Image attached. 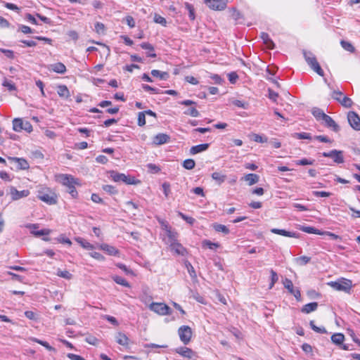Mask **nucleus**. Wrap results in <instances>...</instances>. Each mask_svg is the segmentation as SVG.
I'll return each instance as SVG.
<instances>
[{
	"mask_svg": "<svg viewBox=\"0 0 360 360\" xmlns=\"http://www.w3.org/2000/svg\"><path fill=\"white\" fill-rule=\"evenodd\" d=\"M56 181L68 188V192L74 198H77L78 193L75 188V185H80L78 179L75 178L70 174H60L56 176Z\"/></svg>",
	"mask_w": 360,
	"mask_h": 360,
	"instance_id": "1",
	"label": "nucleus"
},
{
	"mask_svg": "<svg viewBox=\"0 0 360 360\" xmlns=\"http://www.w3.org/2000/svg\"><path fill=\"white\" fill-rule=\"evenodd\" d=\"M302 53L306 63L311 68V69L316 72L319 75L323 76L324 72L321 68L314 54L311 51L306 50H303Z\"/></svg>",
	"mask_w": 360,
	"mask_h": 360,
	"instance_id": "2",
	"label": "nucleus"
},
{
	"mask_svg": "<svg viewBox=\"0 0 360 360\" xmlns=\"http://www.w3.org/2000/svg\"><path fill=\"white\" fill-rule=\"evenodd\" d=\"M37 196L41 201L49 205H55L57 202V195L49 188H41L37 191Z\"/></svg>",
	"mask_w": 360,
	"mask_h": 360,
	"instance_id": "3",
	"label": "nucleus"
},
{
	"mask_svg": "<svg viewBox=\"0 0 360 360\" xmlns=\"http://www.w3.org/2000/svg\"><path fill=\"white\" fill-rule=\"evenodd\" d=\"M328 284L335 290L345 292H349L352 287V281L347 278H342L338 281H330Z\"/></svg>",
	"mask_w": 360,
	"mask_h": 360,
	"instance_id": "4",
	"label": "nucleus"
},
{
	"mask_svg": "<svg viewBox=\"0 0 360 360\" xmlns=\"http://www.w3.org/2000/svg\"><path fill=\"white\" fill-rule=\"evenodd\" d=\"M149 309L159 315H170L172 314V309L165 303L152 302L149 305Z\"/></svg>",
	"mask_w": 360,
	"mask_h": 360,
	"instance_id": "5",
	"label": "nucleus"
},
{
	"mask_svg": "<svg viewBox=\"0 0 360 360\" xmlns=\"http://www.w3.org/2000/svg\"><path fill=\"white\" fill-rule=\"evenodd\" d=\"M111 176L114 181H122L128 185H136L140 182V181L136 179L134 176L125 175L124 174H120L114 172H112Z\"/></svg>",
	"mask_w": 360,
	"mask_h": 360,
	"instance_id": "6",
	"label": "nucleus"
},
{
	"mask_svg": "<svg viewBox=\"0 0 360 360\" xmlns=\"http://www.w3.org/2000/svg\"><path fill=\"white\" fill-rule=\"evenodd\" d=\"M13 129L15 131L19 132L22 130L30 133L32 131V125L28 121H23L20 118H15L13 120Z\"/></svg>",
	"mask_w": 360,
	"mask_h": 360,
	"instance_id": "7",
	"label": "nucleus"
},
{
	"mask_svg": "<svg viewBox=\"0 0 360 360\" xmlns=\"http://www.w3.org/2000/svg\"><path fill=\"white\" fill-rule=\"evenodd\" d=\"M322 156L326 158H330L333 160V162L337 164H341L344 162V156L342 150H338L336 149L332 150L329 152H323Z\"/></svg>",
	"mask_w": 360,
	"mask_h": 360,
	"instance_id": "8",
	"label": "nucleus"
},
{
	"mask_svg": "<svg viewBox=\"0 0 360 360\" xmlns=\"http://www.w3.org/2000/svg\"><path fill=\"white\" fill-rule=\"evenodd\" d=\"M179 338L184 344L187 345L191 339L192 330L188 326H182L178 330Z\"/></svg>",
	"mask_w": 360,
	"mask_h": 360,
	"instance_id": "9",
	"label": "nucleus"
},
{
	"mask_svg": "<svg viewBox=\"0 0 360 360\" xmlns=\"http://www.w3.org/2000/svg\"><path fill=\"white\" fill-rule=\"evenodd\" d=\"M174 352L188 359H193L198 357L196 352L186 347H180L175 349Z\"/></svg>",
	"mask_w": 360,
	"mask_h": 360,
	"instance_id": "10",
	"label": "nucleus"
},
{
	"mask_svg": "<svg viewBox=\"0 0 360 360\" xmlns=\"http://www.w3.org/2000/svg\"><path fill=\"white\" fill-rule=\"evenodd\" d=\"M347 120L351 127L356 131H360V117L354 111H350L347 114Z\"/></svg>",
	"mask_w": 360,
	"mask_h": 360,
	"instance_id": "11",
	"label": "nucleus"
},
{
	"mask_svg": "<svg viewBox=\"0 0 360 360\" xmlns=\"http://www.w3.org/2000/svg\"><path fill=\"white\" fill-rule=\"evenodd\" d=\"M206 5L212 10L221 11L226 6V0H205Z\"/></svg>",
	"mask_w": 360,
	"mask_h": 360,
	"instance_id": "12",
	"label": "nucleus"
},
{
	"mask_svg": "<svg viewBox=\"0 0 360 360\" xmlns=\"http://www.w3.org/2000/svg\"><path fill=\"white\" fill-rule=\"evenodd\" d=\"M10 195L11 200L13 201L18 200L22 198H26L30 195L29 190L18 191L14 186L10 188Z\"/></svg>",
	"mask_w": 360,
	"mask_h": 360,
	"instance_id": "13",
	"label": "nucleus"
},
{
	"mask_svg": "<svg viewBox=\"0 0 360 360\" xmlns=\"http://www.w3.org/2000/svg\"><path fill=\"white\" fill-rule=\"evenodd\" d=\"M284 287L288 290V292L293 295L295 297L299 300L301 297L300 291L298 289L295 290L292 281L289 278H285L283 281Z\"/></svg>",
	"mask_w": 360,
	"mask_h": 360,
	"instance_id": "14",
	"label": "nucleus"
},
{
	"mask_svg": "<svg viewBox=\"0 0 360 360\" xmlns=\"http://www.w3.org/2000/svg\"><path fill=\"white\" fill-rule=\"evenodd\" d=\"M170 140V136L166 134L160 133L155 135L153 139V143L157 146L162 145L168 143Z\"/></svg>",
	"mask_w": 360,
	"mask_h": 360,
	"instance_id": "15",
	"label": "nucleus"
},
{
	"mask_svg": "<svg viewBox=\"0 0 360 360\" xmlns=\"http://www.w3.org/2000/svg\"><path fill=\"white\" fill-rule=\"evenodd\" d=\"M322 121L324 122L326 127L331 129L333 131L338 132L340 131V126L329 115H326Z\"/></svg>",
	"mask_w": 360,
	"mask_h": 360,
	"instance_id": "16",
	"label": "nucleus"
},
{
	"mask_svg": "<svg viewBox=\"0 0 360 360\" xmlns=\"http://www.w3.org/2000/svg\"><path fill=\"white\" fill-rule=\"evenodd\" d=\"M9 160L16 164L17 169H27L30 165L27 161L24 158H9Z\"/></svg>",
	"mask_w": 360,
	"mask_h": 360,
	"instance_id": "17",
	"label": "nucleus"
},
{
	"mask_svg": "<svg viewBox=\"0 0 360 360\" xmlns=\"http://www.w3.org/2000/svg\"><path fill=\"white\" fill-rule=\"evenodd\" d=\"M27 228L30 229H33L31 231V233L36 236H47L50 233L51 231L49 229H41L39 231H35L37 228H38V225L36 224H30L26 226Z\"/></svg>",
	"mask_w": 360,
	"mask_h": 360,
	"instance_id": "18",
	"label": "nucleus"
},
{
	"mask_svg": "<svg viewBox=\"0 0 360 360\" xmlns=\"http://www.w3.org/2000/svg\"><path fill=\"white\" fill-rule=\"evenodd\" d=\"M271 233L278 234L281 236H286V237H290V238H299L300 234L296 232H291L288 231L284 229H272L271 230Z\"/></svg>",
	"mask_w": 360,
	"mask_h": 360,
	"instance_id": "19",
	"label": "nucleus"
},
{
	"mask_svg": "<svg viewBox=\"0 0 360 360\" xmlns=\"http://www.w3.org/2000/svg\"><path fill=\"white\" fill-rule=\"evenodd\" d=\"M209 143H202L196 146H193L190 148V154L195 155L207 150L209 148Z\"/></svg>",
	"mask_w": 360,
	"mask_h": 360,
	"instance_id": "20",
	"label": "nucleus"
},
{
	"mask_svg": "<svg viewBox=\"0 0 360 360\" xmlns=\"http://www.w3.org/2000/svg\"><path fill=\"white\" fill-rule=\"evenodd\" d=\"M318 306L319 304L316 302L306 304L302 307L301 312L308 314L312 311H315L317 309Z\"/></svg>",
	"mask_w": 360,
	"mask_h": 360,
	"instance_id": "21",
	"label": "nucleus"
},
{
	"mask_svg": "<svg viewBox=\"0 0 360 360\" xmlns=\"http://www.w3.org/2000/svg\"><path fill=\"white\" fill-rule=\"evenodd\" d=\"M58 96L63 98H68L70 96V91L65 85H58L57 87Z\"/></svg>",
	"mask_w": 360,
	"mask_h": 360,
	"instance_id": "22",
	"label": "nucleus"
},
{
	"mask_svg": "<svg viewBox=\"0 0 360 360\" xmlns=\"http://www.w3.org/2000/svg\"><path fill=\"white\" fill-rule=\"evenodd\" d=\"M100 248L107 252L109 255L115 256L118 255L119 251L113 246L103 243L100 245Z\"/></svg>",
	"mask_w": 360,
	"mask_h": 360,
	"instance_id": "23",
	"label": "nucleus"
},
{
	"mask_svg": "<svg viewBox=\"0 0 360 360\" xmlns=\"http://www.w3.org/2000/svg\"><path fill=\"white\" fill-rule=\"evenodd\" d=\"M50 70L56 73L64 74L66 72V67L62 63H56L51 65Z\"/></svg>",
	"mask_w": 360,
	"mask_h": 360,
	"instance_id": "24",
	"label": "nucleus"
},
{
	"mask_svg": "<svg viewBox=\"0 0 360 360\" xmlns=\"http://www.w3.org/2000/svg\"><path fill=\"white\" fill-rule=\"evenodd\" d=\"M261 39L263 40V42L266 45V46L269 49H274V43L269 37V35L266 32H262L260 34Z\"/></svg>",
	"mask_w": 360,
	"mask_h": 360,
	"instance_id": "25",
	"label": "nucleus"
},
{
	"mask_svg": "<svg viewBox=\"0 0 360 360\" xmlns=\"http://www.w3.org/2000/svg\"><path fill=\"white\" fill-rule=\"evenodd\" d=\"M116 342L120 345L127 346L129 338L124 333L120 332L116 335Z\"/></svg>",
	"mask_w": 360,
	"mask_h": 360,
	"instance_id": "26",
	"label": "nucleus"
},
{
	"mask_svg": "<svg viewBox=\"0 0 360 360\" xmlns=\"http://www.w3.org/2000/svg\"><path fill=\"white\" fill-rule=\"evenodd\" d=\"M212 178L218 185H221L226 181V176L221 172H216L212 174Z\"/></svg>",
	"mask_w": 360,
	"mask_h": 360,
	"instance_id": "27",
	"label": "nucleus"
},
{
	"mask_svg": "<svg viewBox=\"0 0 360 360\" xmlns=\"http://www.w3.org/2000/svg\"><path fill=\"white\" fill-rule=\"evenodd\" d=\"M311 113L318 121L323 120L326 116V114L319 108H312Z\"/></svg>",
	"mask_w": 360,
	"mask_h": 360,
	"instance_id": "28",
	"label": "nucleus"
},
{
	"mask_svg": "<svg viewBox=\"0 0 360 360\" xmlns=\"http://www.w3.org/2000/svg\"><path fill=\"white\" fill-rule=\"evenodd\" d=\"M331 340L335 345L340 346L345 340V336L342 333H335L331 336Z\"/></svg>",
	"mask_w": 360,
	"mask_h": 360,
	"instance_id": "29",
	"label": "nucleus"
},
{
	"mask_svg": "<svg viewBox=\"0 0 360 360\" xmlns=\"http://www.w3.org/2000/svg\"><path fill=\"white\" fill-rule=\"evenodd\" d=\"M151 75L153 77L160 78L161 80H167L169 77V75L167 72H162L158 70H153Z\"/></svg>",
	"mask_w": 360,
	"mask_h": 360,
	"instance_id": "30",
	"label": "nucleus"
},
{
	"mask_svg": "<svg viewBox=\"0 0 360 360\" xmlns=\"http://www.w3.org/2000/svg\"><path fill=\"white\" fill-rule=\"evenodd\" d=\"M75 240L84 249L86 250H93L94 249V246L91 244L90 243H89L88 241H86V240L83 239L82 238H80V237H77V238H75Z\"/></svg>",
	"mask_w": 360,
	"mask_h": 360,
	"instance_id": "31",
	"label": "nucleus"
},
{
	"mask_svg": "<svg viewBox=\"0 0 360 360\" xmlns=\"http://www.w3.org/2000/svg\"><path fill=\"white\" fill-rule=\"evenodd\" d=\"M300 230L302 231L303 232L307 233H314L317 235H323V231L312 227V226H301L300 228Z\"/></svg>",
	"mask_w": 360,
	"mask_h": 360,
	"instance_id": "32",
	"label": "nucleus"
},
{
	"mask_svg": "<svg viewBox=\"0 0 360 360\" xmlns=\"http://www.w3.org/2000/svg\"><path fill=\"white\" fill-rule=\"evenodd\" d=\"M259 179V176L256 174H248L245 176V180L248 181L250 186L257 184Z\"/></svg>",
	"mask_w": 360,
	"mask_h": 360,
	"instance_id": "33",
	"label": "nucleus"
},
{
	"mask_svg": "<svg viewBox=\"0 0 360 360\" xmlns=\"http://www.w3.org/2000/svg\"><path fill=\"white\" fill-rule=\"evenodd\" d=\"M172 250H174L178 255H184L186 250L185 248L179 243L174 242L171 244Z\"/></svg>",
	"mask_w": 360,
	"mask_h": 360,
	"instance_id": "34",
	"label": "nucleus"
},
{
	"mask_svg": "<svg viewBox=\"0 0 360 360\" xmlns=\"http://www.w3.org/2000/svg\"><path fill=\"white\" fill-rule=\"evenodd\" d=\"M31 340L32 342H37L42 346H44L46 349L49 351H55V348L51 346L47 342L41 340L39 339H37L36 338H32Z\"/></svg>",
	"mask_w": 360,
	"mask_h": 360,
	"instance_id": "35",
	"label": "nucleus"
},
{
	"mask_svg": "<svg viewBox=\"0 0 360 360\" xmlns=\"http://www.w3.org/2000/svg\"><path fill=\"white\" fill-rule=\"evenodd\" d=\"M340 104L345 108H350L353 104L352 99L347 96H342L340 98V101H338Z\"/></svg>",
	"mask_w": 360,
	"mask_h": 360,
	"instance_id": "36",
	"label": "nucleus"
},
{
	"mask_svg": "<svg viewBox=\"0 0 360 360\" xmlns=\"http://www.w3.org/2000/svg\"><path fill=\"white\" fill-rule=\"evenodd\" d=\"M112 279L113 281L119 284V285H121L122 286H124V287H129V283H128V281L124 278L123 277H121V276H113L112 277Z\"/></svg>",
	"mask_w": 360,
	"mask_h": 360,
	"instance_id": "37",
	"label": "nucleus"
},
{
	"mask_svg": "<svg viewBox=\"0 0 360 360\" xmlns=\"http://www.w3.org/2000/svg\"><path fill=\"white\" fill-rule=\"evenodd\" d=\"M220 245L218 243H213L209 240L202 241V247H206L210 250H215L219 248Z\"/></svg>",
	"mask_w": 360,
	"mask_h": 360,
	"instance_id": "38",
	"label": "nucleus"
},
{
	"mask_svg": "<svg viewBox=\"0 0 360 360\" xmlns=\"http://www.w3.org/2000/svg\"><path fill=\"white\" fill-rule=\"evenodd\" d=\"M309 325H310L311 328L314 331H315L316 333H322V334L327 333V330H326V329L324 327H318V326H316L314 324V321H310Z\"/></svg>",
	"mask_w": 360,
	"mask_h": 360,
	"instance_id": "39",
	"label": "nucleus"
},
{
	"mask_svg": "<svg viewBox=\"0 0 360 360\" xmlns=\"http://www.w3.org/2000/svg\"><path fill=\"white\" fill-rule=\"evenodd\" d=\"M183 167L188 170L193 169L195 166V162L193 159H186L183 162Z\"/></svg>",
	"mask_w": 360,
	"mask_h": 360,
	"instance_id": "40",
	"label": "nucleus"
},
{
	"mask_svg": "<svg viewBox=\"0 0 360 360\" xmlns=\"http://www.w3.org/2000/svg\"><path fill=\"white\" fill-rule=\"evenodd\" d=\"M184 115H190L194 117H197L200 115L199 111L195 108V107H191L184 112Z\"/></svg>",
	"mask_w": 360,
	"mask_h": 360,
	"instance_id": "41",
	"label": "nucleus"
},
{
	"mask_svg": "<svg viewBox=\"0 0 360 360\" xmlns=\"http://www.w3.org/2000/svg\"><path fill=\"white\" fill-rule=\"evenodd\" d=\"M185 7H186V10L188 11L189 18L191 20H195V10H194L193 6L189 3H186Z\"/></svg>",
	"mask_w": 360,
	"mask_h": 360,
	"instance_id": "42",
	"label": "nucleus"
},
{
	"mask_svg": "<svg viewBox=\"0 0 360 360\" xmlns=\"http://www.w3.org/2000/svg\"><path fill=\"white\" fill-rule=\"evenodd\" d=\"M271 274V283L269 284V288H272L275 283L278 281V277L277 273L274 269H270Z\"/></svg>",
	"mask_w": 360,
	"mask_h": 360,
	"instance_id": "43",
	"label": "nucleus"
},
{
	"mask_svg": "<svg viewBox=\"0 0 360 360\" xmlns=\"http://www.w3.org/2000/svg\"><path fill=\"white\" fill-rule=\"evenodd\" d=\"M178 216L180 217L184 221H186L190 225H193L195 221V219L193 217H188L181 212H178Z\"/></svg>",
	"mask_w": 360,
	"mask_h": 360,
	"instance_id": "44",
	"label": "nucleus"
},
{
	"mask_svg": "<svg viewBox=\"0 0 360 360\" xmlns=\"http://www.w3.org/2000/svg\"><path fill=\"white\" fill-rule=\"evenodd\" d=\"M56 275L59 277L65 278V279H71L72 277V275L67 270L62 271L60 269H58L57 271Z\"/></svg>",
	"mask_w": 360,
	"mask_h": 360,
	"instance_id": "45",
	"label": "nucleus"
},
{
	"mask_svg": "<svg viewBox=\"0 0 360 360\" xmlns=\"http://www.w3.org/2000/svg\"><path fill=\"white\" fill-rule=\"evenodd\" d=\"M341 46L342 47L347 51H349L351 53L354 52L355 49L354 47L352 46V44L348 41H344V40H342L341 42Z\"/></svg>",
	"mask_w": 360,
	"mask_h": 360,
	"instance_id": "46",
	"label": "nucleus"
},
{
	"mask_svg": "<svg viewBox=\"0 0 360 360\" xmlns=\"http://www.w3.org/2000/svg\"><path fill=\"white\" fill-rule=\"evenodd\" d=\"M214 229L215 231L222 232L225 234H228L229 233V229L223 224H216L214 225Z\"/></svg>",
	"mask_w": 360,
	"mask_h": 360,
	"instance_id": "47",
	"label": "nucleus"
},
{
	"mask_svg": "<svg viewBox=\"0 0 360 360\" xmlns=\"http://www.w3.org/2000/svg\"><path fill=\"white\" fill-rule=\"evenodd\" d=\"M314 162V160L302 158L295 162L296 165H311Z\"/></svg>",
	"mask_w": 360,
	"mask_h": 360,
	"instance_id": "48",
	"label": "nucleus"
},
{
	"mask_svg": "<svg viewBox=\"0 0 360 360\" xmlns=\"http://www.w3.org/2000/svg\"><path fill=\"white\" fill-rule=\"evenodd\" d=\"M232 103L235 106L243 109H248L249 106V104L247 102L240 100H235Z\"/></svg>",
	"mask_w": 360,
	"mask_h": 360,
	"instance_id": "49",
	"label": "nucleus"
},
{
	"mask_svg": "<svg viewBox=\"0 0 360 360\" xmlns=\"http://www.w3.org/2000/svg\"><path fill=\"white\" fill-rule=\"evenodd\" d=\"M147 167L148 171L152 174H157L160 171V167L153 163L148 164Z\"/></svg>",
	"mask_w": 360,
	"mask_h": 360,
	"instance_id": "50",
	"label": "nucleus"
},
{
	"mask_svg": "<svg viewBox=\"0 0 360 360\" xmlns=\"http://www.w3.org/2000/svg\"><path fill=\"white\" fill-rule=\"evenodd\" d=\"M154 21L155 22L160 24L162 26H166L167 25L166 19L158 14H155Z\"/></svg>",
	"mask_w": 360,
	"mask_h": 360,
	"instance_id": "51",
	"label": "nucleus"
},
{
	"mask_svg": "<svg viewBox=\"0 0 360 360\" xmlns=\"http://www.w3.org/2000/svg\"><path fill=\"white\" fill-rule=\"evenodd\" d=\"M146 124V115L145 112H139L138 114V125L143 127Z\"/></svg>",
	"mask_w": 360,
	"mask_h": 360,
	"instance_id": "52",
	"label": "nucleus"
},
{
	"mask_svg": "<svg viewBox=\"0 0 360 360\" xmlns=\"http://www.w3.org/2000/svg\"><path fill=\"white\" fill-rule=\"evenodd\" d=\"M294 136L299 139H311L310 134L307 132L295 133Z\"/></svg>",
	"mask_w": 360,
	"mask_h": 360,
	"instance_id": "53",
	"label": "nucleus"
},
{
	"mask_svg": "<svg viewBox=\"0 0 360 360\" xmlns=\"http://www.w3.org/2000/svg\"><path fill=\"white\" fill-rule=\"evenodd\" d=\"M142 88L146 91H150L153 94H159L160 93V89L152 87V86H149L148 84H142Z\"/></svg>",
	"mask_w": 360,
	"mask_h": 360,
	"instance_id": "54",
	"label": "nucleus"
},
{
	"mask_svg": "<svg viewBox=\"0 0 360 360\" xmlns=\"http://www.w3.org/2000/svg\"><path fill=\"white\" fill-rule=\"evenodd\" d=\"M162 188L165 195L167 198L171 192L170 184L168 182H164Z\"/></svg>",
	"mask_w": 360,
	"mask_h": 360,
	"instance_id": "55",
	"label": "nucleus"
},
{
	"mask_svg": "<svg viewBox=\"0 0 360 360\" xmlns=\"http://www.w3.org/2000/svg\"><path fill=\"white\" fill-rule=\"evenodd\" d=\"M314 139L320 142H323V143H332V140L330 139L326 136H323V135L315 136Z\"/></svg>",
	"mask_w": 360,
	"mask_h": 360,
	"instance_id": "56",
	"label": "nucleus"
},
{
	"mask_svg": "<svg viewBox=\"0 0 360 360\" xmlns=\"http://www.w3.org/2000/svg\"><path fill=\"white\" fill-rule=\"evenodd\" d=\"M313 195L316 197H330L332 193L326 191H314L312 192Z\"/></svg>",
	"mask_w": 360,
	"mask_h": 360,
	"instance_id": "57",
	"label": "nucleus"
},
{
	"mask_svg": "<svg viewBox=\"0 0 360 360\" xmlns=\"http://www.w3.org/2000/svg\"><path fill=\"white\" fill-rule=\"evenodd\" d=\"M228 78L231 84H235L238 79V75L236 72H231L229 73Z\"/></svg>",
	"mask_w": 360,
	"mask_h": 360,
	"instance_id": "58",
	"label": "nucleus"
},
{
	"mask_svg": "<svg viewBox=\"0 0 360 360\" xmlns=\"http://www.w3.org/2000/svg\"><path fill=\"white\" fill-rule=\"evenodd\" d=\"M3 86L7 87L9 91L15 90V84L11 81H9L8 79H5L4 81Z\"/></svg>",
	"mask_w": 360,
	"mask_h": 360,
	"instance_id": "59",
	"label": "nucleus"
},
{
	"mask_svg": "<svg viewBox=\"0 0 360 360\" xmlns=\"http://www.w3.org/2000/svg\"><path fill=\"white\" fill-rule=\"evenodd\" d=\"M253 140L257 143H266L268 141V139L266 136H263L259 134H254Z\"/></svg>",
	"mask_w": 360,
	"mask_h": 360,
	"instance_id": "60",
	"label": "nucleus"
},
{
	"mask_svg": "<svg viewBox=\"0 0 360 360\" xmlns=\"http://www.w3.org/2000/svg\"><path fill=\"white\" fill-rule=\"evenodd\" d=\"M342 96V92L339 90H334L331 94L332 98L337 101H340V98Z\"/></svg>",
	"mask_w": 360,
	"mask_h": 360,
	"instance_id": "61",
	"label": "nucleus"
},
{
	"mask_svg": "<svg viewBox=\"0 0 360 360\" xmlns=\"http://www.w3.org/2000/svg\"><path fill=\"white\" fill-rule=\"evenodd\" d=\"M94 27H95V31L97 33H98V34L103 33L104 30H105V25L102 22H97L95 24Z\"/></svg>",
	"mask_w": 360,
	"mask_h": 360,
	"instance_id": "62",
	"label": "nucleus"
},
{
	"mask_svg": "<svg viewBox=\"0 0 360 360\" xmlns=\"http://www.w3.org/2000/svg\"><path fill=\"white\" fill-rule=\"evenodd\" d=\"M297 262L300 265H305L310 261V257L307 256H302L298 258H297Z\"/></svg>",
	"mask_w": 360,
	"mask_h": 360,
	"instance_id": "63",
	"label": "nucleus"
},
{
	"mask_svg": "<svg viewBox=\"0 0 360 360\" xmlns=\"http://www.w3.org/2000/svg\"><path fill=\"white\" fill-rule=\"evenodd\" d=\"M85 340L89 344L92 345H96L98 341L97 338H96L94 336H91V335L86 337Z\"/></svg>",
	"mask_w": 360,
	"mask_h": 360,
	"instance_id": "64",
	"label": "nucleus"
}]
</instances>
